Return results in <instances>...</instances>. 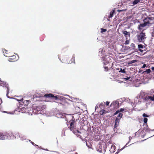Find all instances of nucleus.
I'll return each instance as SVG.
<instances>
[{
  "label": "nucleus",
  "instance_id": "f257e3e1",
  "mask_svg": "<svg viewBox=\"0 0 154 154\" xmlns=\"http://www.w3.org/2000/svg\"><path fill=\"white\" fill-rule=\"evenodd\" d=\"M151 101H154V95H148L143 91H141L140 94L136 97L134 99V104H140L142 103H147Z\"/></svg>",
  "mask_w": 154,
  "mask_h": 154
},
{
  "label": "nucleus",
  "instance_id": "f03ea898",
  "mask_svg": "<svg viewBox=\"0 0 154 154\" xmlns=\"http://www.w3.org/2000/svg\"><path fill=\"white\" fill-rule=\"evenodd\" d=\"M75 120L74 116H72L71 119L69 122L70 124L69 128L70 130L74 134H76L77 133L80 134L81 132L79 130L78 128L76 127L75 124Z\"/></svg>",
  "mask_w": 154,
  "mask_h": 154
},
{
  "label": "nucleus",
  "instance_id": "7ed1b4c3",
  "mask_svg": "<svg viewBox=\"0 0 154 154\" xmlns=\"http://www.w3.org/2000/svg\"><path fill=\"white\" fill-rule=\"evenodd\" d=\"M46 106L44 105L42 106H36L33 112L36 114H44L46 113Z\"/></svg>",
  "mask_w": 154,
  "mask_h": 154
},
{
  "label": "nucleus",
  "instance_id": "20e7f679",
  "mask_svg": "<svg viewBox=\"0 0 154 154\" xmlns=\"http://www.w3.org/2000/svg\"><path fill=\"white\" fill-rule=\"evenodd\" d=\"M145 29L142 30L139 34L136 35L137 40L139 42L144 43L146 38V33L144 32Z\"/></svg>",
  "mask_w": 154,
  "mask_h": 154
},
{
  "label": "nucleus",
  "instance_id": "39448f33",
  "mask_svg": "<svg viewBox=\"0 0 154 154\" xmlns=\"http://www.w3.org/2000/svg\"><path fill=\"white\" fill-rule=\"evenodd\" d=\"M106 148L107 146L105 144H99L96 147V149L98 152L104 154L106 152Z\"/></svg>",
  "mask_w": 154,
  "mask_h": 154
},
{
  "label": "nucleus",
  "instance_id": "423d86ee",
  "mask_svg": "<svg viewBox=\"0 0 154 154\" xmlns=\"http://www.w3.org/2000/svg\"><path fill=\"white\" fill-rule=\"evenodd\" d=\"M13 135L11 133H0V140H4L7 139H11L12 138Z\"/></svg>",
  "mask_w": 154,
  "mask_h": 154
},
{
  "label": "nucleus",
  "instance_id": "0eeeda50",
  "mask_svg": "<svg viewBox=\"0 0 154 154\" xmlns=\"http://www.w3.org/2000/svg\"><path fill=\"white\" fill-rule=\"evenodd\" d=\"M101 58L102 60L104 61L103 63L105 65H107L112 62V57L109 55L103 56Z\"/></svg>",
  "mask_w": 154,
  "mask_h": 154
},
{
  "label": "nucleus",
  "instance_id": "6e6552de",
  "mask_svg": "<svg viewBox=\"0 0 154 154\" xmlns=\"http://www.w3.org/2000/svg\"><path fill=\"white\" fill-rule=\"evenodd\" d=\"M113 106V108H119V102L117 100L114 101L112 102L110 105V106Z\"/></svg>",
  "mask_w": 154,
  "mask_h": 154
},
{
  "label": "nucleus",
  "instance_id": "1a4fd4ad",
  "mask_svg": "<svg viewBox=\"0 0 154 154\" xmlns=\"http://www.w3.org/2000/svg\"><path fill=\"white\" fill-rule=\"evenodd\" d=\"M99 51L98 55L100 56L101 57H102L101 56H103V55H105L106 53L105 49L104 48H100Z\"/></svg>",
  "mask_w": 154,
  "mask_h": 154
},
{
  "label": "nucleus",
  "instance_id": "9d476101",
  "mask_svg": "<svg viewBox=\"0 0 154 154\" xmlns=\"http://www.w3.org/2000/svg\"><path fill=\"white\" fill-rule=\"evenodd\" d=\"M20 107H17L14 110V113H13L12 112H8L4 111L3 112H4L6 113H9L10 114H15L16 115L18 114L19 112H20Z\"/></svg>",
  "mask_w": 154,
  "mask_h": 154
},
{
  "label": "nucleus",
  "instance_id": "9b49d317",
  "mask_svg": "<svg viewBox=\"0 0 154 154\" xmlns=\"http://www.w3.org/2000/svg\"><path fill=\"white\" fill-rule=\"evenodd\" d=\"M142 116L143 117V122L144 124H146V125H147V123L148 121L147 118L149 117L150 116L148 115L145 113H143V114Z\"/></svg>",
  "mask_w": 154,
  "mask_h": 154
},
{
  "label": "nucleus",
  "instance_id": "f8f14e48",
  "mask_svg": "<svg viewBox=\"0 0 154 154\" xmlns=\"http://www.w3.org/2000/svg\"><path fill=\"white\" fill-rule=\"evenodd\" d=\"M138 51L141 53H143L144 51H145V47L141 44H139L138 45Z\"/></svg>",
  "mask_w": 154,
  "mask_h": 154
},
{
  "label": "nucleus",
  "instance_id": "ddd939ff",
  "mask_svg": "<svg viewBox=\"0 0 154 154\" xmlns=\"http://www.w3.org/2000/svg\"><path fill=\"white\" fill-rule=\"evenodd\" d=\"M44 97L48 98H54L56 100L58 99L57 96H54L53 94L51 93L46 94L44 95Z\"/></svg>",
  "mask_w": 154,
  "mask_h": 154
},
{
  "label": "nucleus",
  "instance_id": "4468645a",
  "mask_svg": "<svg viewBox=\"0 0 154 154\" xmlns=\"http://www.w3.org/2000/svg\"><path fill=\"white\" fill-rule=\"evenodd\" d=\"M146 25L144 23H140L137 27V29L138 30H140L142 29V28L146 26Z\"/></svg>",
  "mask_w": 154,
  "mask_h": 154
},
{
  "label": "nucleus",
  "instance_id": "2eb2a0df",
  "mask_svg": "<svg viewBox=\"0 0 154 154\" xmlns=\"http://www.w3.org/2000/svg\"><path fill=\"white\" fill-rule=\"evenodd\" d=\"M143 22L147 26H149V24H151V23H150V22L149 21L148 19L146 17L144 18L143 19Z\"/></svg>",
  "mask_w": 154,
  "mask_h": 154
},
{
  "label": "nucleus",
  "instance_id": "dca6fc26",
  "mask_svg": "<svg viewBox=\"0 0 154 154\" xmlns=\"http://www.w3.org/2000/svg\"><path fill=\"white\" fill-rule=\"evenodd\" d=\"M56 116L58 118H64L65 117V115L64 114H63L62 113H60L56 114Z\"/></svg>",
  "mask_w": 154,
  "mask_h": 154
},
{
  "label": "nucleus",
  "instance_id": "f3484780",
  "mask_svg": "<svg viewBox=\"0 0 154 154\" xmlns=\"http://www.w3.org/2000/svg\"><path fill=\"white\" fill-rule=\"evenodd\" d=\"M144 129L143 128L140 129L138 131L135 133V136L136 135H138L139 136V135L141 134V133L143 132Z\"/></svg>",
  "mask_w": 154,
  "mask_h": 154
},
{
  "label": "nucleus",
  "instance_id": "a211bd4d",
  "mask_svg": "<svg viewBox=\"0 0 154 154\" xmlns=\"http://www.w3.org/2000/svg\"><path fill=\"white\" fill-rule=\"evenodd\" d=\"M122 33L126 38L129 37L130 36V33L129 32H128L126 31H124Z\"/></svg>",
  "mask_w": 154,
  "mask_h": 154
},
{
  "label": "nucleus",
  "instance_id": "6ab92c4d",
  "mask_svg": "<svg viewBox=\"0 0 154 154\" xmlns=\"http://www.w3.org/2000/svg\"><path fill=\"white\" fill-rule=\"evenodd\" d=\"M115 12V9L112 10L110 12L109 14V15L108 17L110 18L112 17L114 13Z\"/></svg>",
  "mask_w": 154,
  "mask_h": 154
},
{
  "label": "nucleus",
  "instance_id": "aec40b11",
  "mask_svg": "<svg viewBox=\"0 0 154 154\" xmlns=\"http://www.w3.org/2000/svg\"><path fill=\"white\" fill-rule=\"evenodd\" d=\"M137 61V60H131L130 61L128 62V65H130L133 63H136Z\"/></svg>",
  "mask_w": 154,
  "mask_h": 154
},
{
  "label": "nucleus",
  "instance_id": "412c9836",
  "mask_svg": "<svg viewBox=\"0 0 154 154\" xmlns=\"http://www.w3.org/2000/svg\"><path fill=\"white\" fill-rule=\"evenodd\" d=\"M146 127L147 128L146 129L145 131L146 132L149 133L150 131H154V129L153 130H151L150 129V128H148V126L147 125H146Z\"/></svg>",
  "mask_w": 154,
  "mask_h": 154
},
{
  "label": "nucleus",
  "instance_id": "4be33fe9",
  "mask_svg": "<svg viewBox=\"0 0 154 154\" xmlns=\"http://www.w3.org/2000/svg\"><path fill=\"white\" fill-rule=\"evenodd\" d=\"M120 120V118H119L118 117H116L115 121V123H116V124H119Z\"/></svg>",
  "mask_w": 154,
  "mask_h": 154
},
{
  "label": "nucleus",
  "instance_id": "5701e85b",
  "mask_svg": "<svg viewBox=\"0 0 154 154\" xmlns=\"http://www.w3.org/2000/svg\"><path fill=\"white\" fill-rule=\"evenodd\" d=\"M64 96H68L70 98H71V99L72 100H75L76 101H77V99L78 100H79V99L78 98H75V97H69V95H67V94H65V95H64Z\"/></svg>",
  "mask_w": 154,
  "mask_h": 154
},
{
  "label": "nucleus",
  "instance_id": "b1692460",
  "mask_svg": "<svg viewBox=\"0 0 154 154\" xmlns=\"http://www.w3.org/2000/svg\"><path fill=\"white\" fill-rule=\"evenodd\" d=\"M75 56L74 54L72 56V58L71 60V62L72 63H75Z\"/></svg>",
  "mask_w": 154,
  "mask_h": 154
},
{
  "label": "nucleus",
  "instance_id": "393cba45",
  "mask_svg": "<svg viewBox=\"0 0 154 154\" xmlns=\"http://www.w3.org/2000/svg\"><path fill=\"white\" fill-rule=\"evenodd\" d=\"M125 69H122L121 68L120 70L119 71V72H121L123 73H126V71H125Z\"/></svg>",
  "mask_w": 154,
  "mask_h": 154
},
{
  "label": "nucleus",
  "instance_id": "a878e982",
  "mask_svg": "<svg viewBox=\"0 0 154 154\" xmlns=\"http://www.w3.org/2000/svg\"><path fill=\"white\" fill-rule=\"evenodd\" d=\"M140 2V0H134L132 3L133 5H135L137 4L138 3Z\"/></svg>",
  "mask_w": 154,
  "mask_h": 154
},
{
  "label": "nucleus",
  "instance_id": "bb28decb",
  "mask_svg": "<svg viewBox=\"0 0 154 154\" xmlns=\"http://www.w3.org/2000/svg\"><path fill=\"white\" fill-rule=\"evenodd\" d=\"M131 49H132V50H134L135 49V46L134 44V43L131 44Z\"/></svg>",
  "mask_w": 154,
  "mask_h": 154
},
{
  "label": "nucleus",
  "instance_id": "cd10ccee",
  "mask_svg": "<svg viewBox=\"0 0 154 154\" xmlns=\"http://www.w3.org/2000/svg\"><path fill=\"white\" fill-rule=\"evenodd\" d=\"M122 100L124 102H128L130 100L129 98L123 97L122 98Z\"/></svg>",
  "mask_w": 154,
  "mask_h": 154
},
{
  "label": "nucleus",
  "instance_id": "c85d7f7f",
  "mask_svg": "<svg viewBox=\"0 0 154 154\" xmlns=\"http://www.w3.org/2000/svg\"><path fill=\"white\" fill-rule=\"evenodd\" d=\"M151 72V70L150 69H146L145 71L143 72V73L146 72L147 74H149Z\"/></svg>",
  "mask_w": 154,
  "mask_h": 154
},
{
  "label": "nucleus",
  "instance_id": "c756f323",
  "mask_svg": "<svg viewBox=\"0 0 154 154\" xmlns=\"http://www.w3.org/2000/svg\"><path fill=\"white\" fill-rule=\"evenodd\" d=\"M9 94V89H8V91H7V94H6V96L8 98H10V99H13V98L12 97H10V96H9L8 95Z\"/></svg>",
  "mask_w": 154,
  "mask_h": 154
},
{
  "label": "nucleus",
  "instance_id": "7c9ffc66",
  "mask_svg": "<svg viewBox=\"0 0 154 154\" xmlns=\"http://www.w3.org/2000/svg\"><path fill=\"white\" fill-rule=\"evenodd\" d=\"M100 29H101V33H103V32H105L107 31V29H103V28H101Z\"/></svg>",
  "mask_w": 154,
  "mask_h": 154
},
{
  "label": "nucleus",
  "instance_id": "2f4dec72",
  "mask_svg": "<svg viewBox=\"0 0 154 154\" xmlns=\"http://www.w3.org/2000/svg\"><path fill=\"white\" fill-rule=\"evenodd\" d=\"M5 85H4V87H5V88H6L7 89V91H8V89H9V91L10 89L8 87V84H6V82H5Z\"/></svg>",
  "mask_w": 154,
  "mask_h": 154
},
{
  "label": "nucleus",
  "instance_id": "473e14b6",
  "mask_svg": "<svg viewBox=\"0 0 154 154\" xmlns=\"http://www.w3.org/2000/svg\"><path fill=\"white\" fill-rule=\"evenodd\" d=\"M123 116V114L122 113L120 112H119L118 114V117L119 118H120V119Z\"/></svg>",
  "mask_w": 154,
  "mask_h": 154
},
{
  "label": "nucleus",
  "instance_id": "72a5a7b5",
  "mask_svg": "<svg viewBox=\"0 0 154 154\" xmlns=\"http://www.w3.org/2000/svg\"><path fill=\"white\" fill-rule=\"evenodd\" d=\"M13 99H14L16 100L17 101H18V102H23V98H22V99H21L20 100H19V99H17V98H14Z\"/></svg>",
  "mask_w": 154,
  "mask_h": 154
},
{
  "label": "nucleus",
  "instance_id": "f704fd0d",
  "mask_svg": "<svg viewBox=\"0 0 154 154\" xmlns=\"http://www.w3.org/2000/svg\"><path fill=\"white\" fill-rule=\"evenodd\" d=\"M125 48L126 50H132V49L131 48V47L129 46H125Z\"/></svg>",
  "mask_w": 154,
  "mask_h": 154
},
{
  "label": "nucleus",
  "instance_id": "c9c22d12",
  "mask_svg": "<svg viewBox=\"0 0 154 154\" xmlns=\"http://www.w3.org/2000/svg\"><path fill=\"white\" fill-rule=\"evenodd\" d=\"M149 21L150 22L151 20H153V18L152 17H146Z\"/></svg>",
  "mask_w": 154,
  "mask_h": 154
},
{
  "label": "nucleus",
  "instance_id": "e433bc0d",
  "mask_svg": "<svg viewBox=\"0 0 154 154\" xmlns=\"http://www.w3.org/2000/svg\"><path fill=\"white\" fill-rule=\"evenodd\" d=\"M25 108H20V112H22V113H24V109Z\"/></svg>",
  "mask_w": 154,
  "mask_h": 154
},
{
  "label": "nucleus",
  "instance_id": "4c0bfd02",
  "mask_svg": "<svg viewBox=\"0 0 154 154\" xmlns=\"http://www.w3.org/2000/svg\"><path fill=\"white\" fill-rule=\"evenodd\" d=\"M138 50L137 49H134V51H133L132 52H131V54H130V55L131 54H132L134 53L135 52H137V54H138L139 53L138 51Z\"/></svg>",
  "mask_w": 154,
  "mask_h": 154
},
{
  "label": "nucleus",
  "instance_id": "58836bf2",
  "mask_svg": "<svg viewBox=\"0 0 154 154\" xmlns=\"http://www.w3.org/2000/svg\"><path fill=\"white\" fill-rule=\"evenodd\" d=\"M127 10V9H122V10H118L117 11L119 12H121L122 11H126Z\"/></svg>",
  "mask_w": 154,
  "mask_h": 154
},
{
  "label": "nucleus",
  "instance_id": "ea45409f",
  "mask_svg": "<svg viewBox=\"0 0 154 154\" xmlns=\"http://www.w3.org/2000/svg\"><path fill=\"white\" fill-rule=\"evenodd\" d=\"M131 78V77L130 76H129V77H127L126 78H124V79H125V80L126 81H128L129 80V79H130Z\"/></svg>",
  "mask_w": 154,
  "mask_h": 154
},
{
  "label": "nucleus",
  "instance_id": "a19ab883",
  "mask_svg": "<svg viewBox=\"0 0 154 154\" xmlns=\"http://www.w3.org/2000/svg\"><path fill=\"white\" fill-rule=\"evenodd\" d=\"M5 82H3L2 83H0V86H4V85H5Z\"/></svg>",
  "mask_w": 154,
  "mask_h": 154
},
{
  "label": "nucleus",
  "instance_id": "79ce46f5",
  "mask_svg": "<svg viewBox=\"0 0 154 154\" xmlns=\"http://www.w3.org/2000/svg\"><path fill=\"white\" fill-rule=\"evenodd\" d=\"M129 41L128 40H126L124 43V44L125 45H128L129 44Z\"/></svg>",
  "mask_w": 154,
  "mask_h": 154
},
{
  "label": "nucleus",
  "instance_id": "37998d69",
  "mask_svg": "<svg viewBox=\"0 0 154 154\" xmlns=\"http://www.w3.org/2000/svg\"><path fill=\"white\" fill-rule=\"evenodd\" d=\"M124 110H125V109L124 108H121L119 109V112H122Z\"/></svg>",
  "mask_w": 154,
  "mask_h": 154
},
{
  "label": "nucleus",
  "instance_id": "c03bdc74",
  "mask_svg": "<svg viewBox=\"0 0 154 154\" xmlns=\"http://www.w3.org/2000/svg\"><path fill=\"white\" fill-rule=\"evenodd\" d=\"M60 55H58V59H59L61 61V62L63 63H66V62H63L62 61V60H61V59L60 58Z\"/></svg>",
  "mask_w": 154,
  "mask_h": 154
},
{
  "label": "nucleus",
  "instance_id": "a18cd8bd",
  "mask_svg": "<svg viewBox=\"0 0 154 154\" xmlns=\"http://www.w3.org/2000/svg\"><path fill=\"white\" fill-rule=\"evenodd\" d=\"M33 97L34 98H38V97H39V96L37 95V94H34V95H33Z\"/></svg>",
  "mask_w": 154,
  "mask_h": 154
},
{
  "label": "nucleus",
  "instance_id": "49530a36",
  "mask_svg": "<svg viewBox=\"0 0 154 154\" xmlns=\"http://www.w3.org/2000/svg\"><path fill=\"white\" fill-rule=\"evenodd\" d=\"M104 71H107L108 70V67L107 66H104Z\"/></svg>",
  "mask_w": 154,
  "mask_h": 154
},
{
  "label": "nucleus",
  "instance_id": "de8ad7c7",
  "mask_svg": "<svg viewBox=\"0 0 154 154\" xmlns=\"http://www.w3.org/2000/svg\"><path fill=\"white\" fill-rule=\"evenodd\" d=\"M119 124H116V123H115L114 127L115 128H116L119 126Z\"/></svg>",
  "mask_w": 154,
  "mask_h": 154
},
{
  "label": "nucleus",
  "instance_id": "09e8293b",
  "mask_svg": "<svg viewBox=\"0 0 154 154\" xmlns=\"http://www.w3.org/2000/svg\"><path fill=\"white\" fill-rule=\"evenodd\" d=\"M31 100H25L24 101L23 103H25V101L26 102V103H27V105L29 104V102H31Z\"/></svg>",
  "mask_w": 154,
  "mask_h": 154
},
{
  "label": "nucleus",
  "instance_id": "8fccbe9b",
  "mask_svg": "<svg viewBox=\"0 0 154 154\" xmlns=\"http://www.w3.org/2000/svg\"><path fill=\"white\" fill-rule=\"evenodd\" d=\"M119 110H117L114 113V115H116L117 114H119Z\"/></svg>",
  "mask_w": 154,
  "mask_h": 154
},
{
  "label": "nucleus",
  "instance_id": "3c124183",
  "mask_svg": "<svg viewBox=\"0 0 154 154\" xmlns=\"http://www.w3.org/2000/svg\"><path fill=\"white\" fill-rule=\"evenodd\" d=\"M119 102H120V103H122L124 102V101L122 100V98L120 99H119V101H118Z\"/></svg>",
  "mask_w": 154,
  "mask_h": 154
},
{
  "label": "nucleus",
  "instance_id": "603ef678",
  "mask_svg": "<svg viewBox=\"0 0 154 154\" xmlns=\"http://www.w3.org/2000/svg\"><path fill=\"white\" fill-rule=\"evenodd\" d=\"M109 103L110 102H109L108 101H107L106 103V105L107 106H108L109 105Z\"/></svg>",
  "mask_w": 154,
  "mask_h": 154
},
{
  "label": "nucleus",
  "instance_id": "864d4df0",
  "mask_svg": "<svg viewBox=\"0 0 154 154\" xmlns=\"http://www.w3.org/2000/svg\"><path fill=\"white\" fill-rule=\"evenodd\" d=\"M8 51L6 50V49H3V48H2V52L3 53H4V51Z\"/></svg>",
  "mask_w": 154,
  "mask_h": 154
},
{
  "label": "nucleus",
  "instance_id": "5fc2aeb1",
  "mask_svg": "<svg viewBox=\"0 0 154 154\" xmlns=\"http://www.w3.org/2000/svg\"><path fill=\"white\" fill-rule=\"evenodd\" d=\"M31 143H32V145H34V146H38V145H36V144H35L34 143V142H31Z\"/></svg>",
  "mask_w": 154,
  "mask_h": 154
},
{
  "label": "nucleus",
  "instance_id": "6e6d98bb",
  "mask_svg": "<svg viewBox=\"0 0 154 154\" xmlns=\"http://www.w3.org/2000/svg\"><path fill=\"white\" fill-rule=\"evenodd\" d=\"M146 133H144L143 134V135H141V136L142 137V138H143L146 135Z\"/></svg>",
  "mask_w": 154,
  "mask_h": 154
},
{
  "label": "nucleus",
  "instance_id": "4d7b16f0",
  "mask_svg": "<svg viewBox=\"0 0 154 154\" xmlns=\"http://www.w3.org/2000/svg\"><path fill=\"white\" fill-rule=\"evenodd\" d=\"M146 67V65L145 64H144L142 66V68H144Z\"/></svg>",
  "mask_w": 154,
  "mask_h": 154
},
{
  "label": "nucleus",
  "instance_id": "13d9d810",
  "mask_svg": "<svg viewBox=\"0 0 154 154\" xmlns=\"http://www.w3.org/2000/svg\"><path fill=\"white\" fill-rule=\"evenodd\" d=\"M127 147V145L126 144L124 147L121 148V150H123L125 147Z\"/></svg>",
  "mask_w": 154,
  "mask_h": 154
},
{
  "label": "nucleus",
  "instance_id": "bf43d9fd",
  "mask_svg": "<svg viewBox=\"0 0 154 154\" xmlns=\"http://www.w3.org/2000/svg\"><path fill=\"white\" fill-rule=\"evenodd\" d=\"M151 35L152 37H154V32H152V33Z\"/></svg>",
  "mask_w": 154,
  "mask_h": 154
},
{
  "label": "nucleus",
  "instance_id": "052dcab7",
  "mask_svg": "<svg viewBox=\"0 0 154 154\" xmlns=\"http://www.w3.org/2000/svg\"><path fill=\"white\" fill-rule=\"evenodd\" d=\"M132 137H131V136H130L129 138V142H130L131 140V139H132Z\"/></svg>",
  "mask_w": 154,
  "mask_h": 154
},
{
  "label": "nucleus",
  "instance_id": "680f3d73",
  "mask_svg": "<svg viewBox=\"0 0 154 154\" xmlns=\"http://www.w3.org/2000/svg\"><path fill=\"white\" fill-rule=\"evenodd\" d=\"M104 113V112L103 111V112H100V114L101 115H102Z\"/></svg>",
  "mask_w": 154,
  "mask_h": 154
},
{
  "label": "nucleus",
  "instance_id": "e2e57ef3",
  "mask_svg": "<svg viewBox=\"0 0 154 154\" xmlns=\"http://www.w3.org/2000/svg\"><path fill=\"white\" fill-rule=\"evenodd\" d=\"M122 150H121V149H119L118 150L117 152H118V153H119Z\"/></svg>",
  "mask_w": 154,
  "mask_h": 154
},
{
  "label": "nucleus",
  "instance_id": "0e129e2a",
  "mask_svg": "<svg viewBox=\"0 0 154 154\" xmlns=\"http://www.w3.org/2000/svg\"><path fill=\"white\" fill-rule=\"evenodd\" d=\"M149 138H146L145 139H144V140H142L141 141V142H143L145 140H146V139H148Z\"/></svg>",
  "mask_w": 154,
  "mask_h": 154
},
{
  "label": "nucleus",
  "instance_id": "69168bd1",
  "mask_svg": "<svg viewBox=\"0 0 154 154\" xmlns=\"http://www.w3.org/2000/svg\"><path fill=\"white\" fill-rule=\"evenodd\" d=\"M151 69L152 70L154 71V67H152L151 68Z\"/></svg>",
  "mask_w": 154,
  "mask_h": 154
},
{
  "label": "nucleus",
  "instance_id": "338daca9",
  "mask_svg": "<svg viewBox=\"0 0 154 154\" xmlns=\"http://www.w3.org/2000/svg\"><path fill=\"white\" fill-rule=\"evenodd\" d=\"M86 145L88 147L90 148V147L88 145V144L87 142H86Z\"/></svg>",
  "mask_w": 154,
  "mask_h": 154
},
{
  "label": "nucleus",
  "instance_id": "774afa93",
  "mask_svg": "<svg viewBox=\"0 0 154 154\" xmlns=\"http://www.w3.org/2000/svg\"><path fill=\"white\" fill-rule=\"evenodd\" d=\"M98 107H99V105H96V106L95 107V108L96 109V108L97 107V108H98Z\"/></svg>",
  "mask_w": 154,
  "mask_h": 154
}]
</instances>
